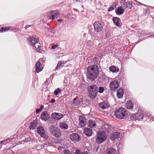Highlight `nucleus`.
<instances>
[{"mask_svg": "<svg viewBox=\"0 0 154 154\" xmlns=\"http://www.w3.org/2000/svg\"><path fill=\"white\" fill-rule=\"evenodd\" d=\"M151 114L150 113L144 112L139 108L136 113L129 114L127 118L126 119L128 121H134L138 120H142L143 119H147L151 118Z\"/></svg>", "mask_w": 154, "mask_h": 154, "instance_id": "1", "label": "nucleus"}, {"mask_svg": "<svg viewBox=\"0 0 154 154\" xmlns=\"http://www.w3.org/2000/svg\"><path fill=\"white\" fill-rule=\"evenodd\" d=\"M87 78L93 82L97 77L100 71L97 64L88 66L87 68Z\"/></svg>", "mask_w": 154, "mask_h": 154, "instance_id": "2", "label": "nucleus"}, {"mask_svg": "<svg viewBox=\"0 0 154 154\" xmlns=\"http://www.w3.org/2000/svg\"><path fill=\"white\" fill-rule=\"evenodd\" d=\"M114 115L118 119H126L129 115L126 109L121 107L115 110Z\"/></svg>", "mask_w": 154, "mask_h": 154, "instance_id": "3", "label": "nucleus"}, {"mask_svg": "<svg viewBox=\"0 0 154 154\" xmlns=\"http://www.w3.org/2000/svg\"><path fill=\"white\" fill-rule=\"evenodd\" d=\"M98 87L95 84L89 85L87 88L88 96L92 99H94L96 97L98 93Z\"/></svg>", "mask_w": 154, "mask_h": 154, "instance_id": "4", "label": "nucleus"}, {"mask_svg": "<svg viewBox=\"0 0 154 154\" xmlns=\"http://www.w3.org/2000/svg\"><path fill=\"white\" fill-rule=\"evenodd\" d=\"M107 135L105 131H102L98 132L96 141L97 143L100 144L104 142L107 139Z\"/></svg>", "mask_w": 154, "mask_h": 154, "instance_id": "5", "label": "nucleus"}, {"mask_svg": "<svg viewBox=\"0 0 154 154\" xmlns=\"http://www.w3.org/2000/svg\"><path fill=\"white\" fill-rule=\"evenodd\" d=\"M49 131L53 136L56 137H59L61 135L60 129L54 125H52L50 126Z\"/></svg>", "mask_w": 154, "mask_h": 154, "instance_id": "6", "label": "nucleus"}, {"mask_svg": "<svg viewBox=\"0 0 154 154\" xmlns=\"http://www.w3.org/2000/svg\"><path fill=\"white\" fill-rule=\"evenodd\" d=\"M37 133L41 137L46 140L48 138L49 136L46 133L45 130L42 126H38L37 128Z\"/></svg>", "mask_w": 154, "mask_h": 154, "instance_id": "7", "label": "nucleus"}, {"mask_svg": "<svg viewBox=\"0 0 154 154\" xmlns=\"http://www.w3.org/2000/svg\"><path fill=\"white\" fill-rule=\"evenodd\" d=\"M119 83L116 79L113 80L111 82L109 87L110 91H115L119 86Z\"/></svg>", "mask_w": 154, "mask_h": 154, "instance_id": "8", "label": "nucleus"}, {"mask_svg": "<svg viewBox=\"0 0 154 154\" xmlns=\"http://www.w3.org/2000/svg\"><path fill=\"white\" fill-rule=\"evenodd\" d=\"M102 74L100 75L97 78L96 81L97 83H103L104 82H107L108 80L109 77L103 73L101 70Z\"/></svg>", "mask_w": 154, "mask_h": 154, "instance_id": "9", "label": "nucleus"}, {"mask_svg": "<svg viewBox=\"0 0 154 154\" xmlns=\"http://www.w3.org/2000/svg\"><path fill=\"white\" fill-rule=\"evenodd\" d=\"M99 21H95L93 24L94 30L97 32H99L102 31L103 29V26L101 23Z\"/></svg>", "mask_w": 154, "mask_h": 154, "instance_id": "10", "label": "nucleus"}, {"mask_svg": "<svg viewBox=\"0 0 154 154\" xmlns=\"http://www.w3.org/2000/svg\"><path fill=\"white\" fill-rule=\"evenodd\" d=\"M60 13L58 10L51 11L48 16L49 19L50 20H53L57 19L59 16Z\"/></svg>", "mask_w": 154, "mask_h": 154, "instance_id": "11", "label": "nucleus"}, {"mask_svg": "<svg viewBox=\"0 0 154 154\" xmlns=\"http://www.w3.org/2000/svg\"><path fill=\"white\" fill-rule=\"evenodd\" d=\"M70 139L74 142L76 143L79 141L81 139L79 134L76 133H72L70 135Z\"/></svg>", "mask_w": 154, "mask_h": 154, "instance_id": "12", "label": "nucleus"}, {"mask_svg": "<svg viewBox=\"0 0 154 154\" xmlns=\"http://www.w3.org/2000/svg\"><path fill=\"white\" fill-rule=\"evenodd\" d=\"M103 128L104 129V131L108 133V134L110 133L112 131V130H113V127L112 126L108 123L105 122L104 125L103 126Z\"/></svg>", "mask_w": 154, "mask_h": 154, "instance_id": "13", "label": "nucleus"}, {"mask_svg": "<svg viewBox=\"0 0 154 154\" xmlns=\"http://www.w3.org/2000/svg\"><path fill=\"white\" fill-rule=\"evenodd\" d=\"M28 42L30 45L33 46L35 45L36 42L38 41V40L35 37L31 36L27 38Z\"/></svg>", "mask_w": 154, "mask_h": 154, "instance_id": "14", "label": "nucleus"}, {"mask_svg": "<svg viewBox=\"0 0 154 154\" xmlns=\"http://www.w3.org/2000/svg\"><path fill=\"white\" fill-rule=\"evenodd\" d=\"M51 116L55 120H59L63 117V115L60 113L54 112L52 114Z\"/></svg>", "mask_w": 154, "mask_h": 154, "instance_id": "15", "label": "nucleus"}, {"mask_svg": "<svg viewBox=\"0 0 154 154\" xmlns=\"http://www.w3.org/2000/svg\"><path fill=\"white\" fill-rule=\"evenodd\" d=\"M50 115L46 111H43L41 115V119L45 121H48L50 118Z\"/></svg>", "mask_w": 154, "mask_h": 154, "instance_id": "16", "label": "nucleus"}, {"mask_svg": "<svg viewBox=\"0 0 154 154\" xmlns=\"http://www.w3.org/2000/svg\"><path fill=\"white\" fill-rule=\"evenodd\" d=\"M79 126L81 127H84L86 123L87 119L82 116H80L79 118Z\"/></svg>", "mask_w": 154, "mask_h": 154, "instance_id": "17", "label": "nucleus"}, {"mask_svg": "<svg viewBox=\"0 0 154 154\" xmlns=\"http://www.w3.org/2000/svg\"><path fill=\"white\" fill-rule=\"evenodd\" d=\"M112 20L116 26L120 27L122 25V23L121 22L120 19L117 17H113Z\"/></svg>", "mask_w": 154, "mask_h": 154, "instance_id": "18", "label": "nucleus"}, {"mask_svg": "<svg viewBox=\"0 0 154 154\" xmlns=\"http://www.w3.org/2000/svg\"><path fill=\"white\" fill-rule=\"evenodd\" d=\"M35 66V71L37 73L42 71L43 68L42 64L39 61H38L36 63Z\"/></svg>", "mask_w": 154, "mask_h": 154, "instance_id": "19", "label": "nucleus"}, {"mask_svg": "<svg viewBox=\"0 0 154 154\" xmlns=\"http://www.w3.org/2000/svg\"><path fill=\"white\" fill-rule=\"evenodd\" d=\"M83 133L86 136L89 137L91 136L93 134L92 130L86 127L84 128Z\"/></svg>", "mask_w": 154, "mask_h": 154, "instance_id": "20", "label": "nucleus"}, {"mask_svg": "<svg viewBox=\"0 0 154 154\" xmlns=\"http://www.w3.org/2000/svg\"><path fill=\"white\" fill-rule=\"evenodd\" d=\"M120 135V133L118 132H116L111 134L110 135L109 137L111 140L114 141L116 139H118Z\"/></svg>", "mask_w": 154, "mask_h": 154, "instance_id": "21", "label": "nucleus"}, {"mask_svg": "<svg viewBox=\"0 0 154 154\" xmlns=\"http://www.w3.org/2000/svg\"><path fill=\"white\" fill-rule=\"evenodd\" d=\"M124 94V90L122 88H120L117 90V96L119 99L123 98Z\"/></svg>", "mask_w": 154, "mask_h": 154, "instance_id": "22", "label": "nucleus"}, {"mask_svg": "<svg viewBox=\"0 0 154 154\" xmlns=\"http://www.w3.org/2000/svg\"><path fill=\"white\" fill-rule=\"evenodd\" d=\"M123 7L122 5L121 6H119L117 9L115 10V12L117 15H122L125 11V9L122 8Z\"/></svg>", "mask_w": 154, "mask_h": 154, "instance_id": "23", "label": "nucleus"}, {"mask_svg": "<svg viewBox=\"0 0 154 154\" xmlns=\"http://www.w3.org/2000/svg\"><path fill=\"white\" fill-rule=\"evenodd\" d=\"M134 103L131 100L127 102L126 104V107L127 109H132L133 108Z\"/></svg>", "mask_w": 154, "mask_h": 154, "instance_id": "24", "label": "nucleus"}, {"mask_svg": "<svg viewBox=\"0 0 154 154\" xmlns=\"http://www.w3.org/2000/svg\"><path fill=\"white\" fill-rule=\"evenodd\" d=\"M116 152V150L113 147H111L107 149L106 154H115Z\"/></svg>", "mask_w": 154, "mask_h": 154, "instance_id": "25", "label": "nucleus"}, {"mask_svg": "<svg viewBox=\"0 0 154 154\" xmlns=\"http://www.w3.org/2000/svg\"><path fill=\"white\" fill-rule=\"evenodd\" d=\"M33 49L35 51L38 52H40V48L41 47V44L40 43L37 42H36L35 45L32 46Z\"/></svg>", "mask_w": 154, "mask_h": 154, "instance_id": "26", "label": "nucleus"}, {"mask_svg": "<svg viewBox=\"0 0 154 154\" xmlns=\"http://www.w3.org/2000/svg\"><path fill=\"white\" fill-rule=\"evenodd\" d=\"M109 69L110 72L113 73H116L118 72L119 69L117 66H112L109 68Z\"/></svg>", "mask_w": 154, "mask_h": 154, "instance_id": "27", "label": "nucleus"}, {"mask_svg": "<svg viewBox=\"0 0 154 154\" xmlns=\"http://www.w3.org/2000/svg\"><path fill=\"white\" fill-rule=\"evenodd\" d=\"M88 126L90 127L91 128H93L96 125V122L94 120H89L88 122Z\"/></svg>", "mask_w": 154, "mask_h": 154, "instance_id": "28", "label": "nucleus"}, {"mask_svg": "<svg viewBox=\"0 0 154 154\" xmlns=\"http://www.w3.org/2000/svg\"><path fill=\"white\" fill-rule=\"evenodd\" d=\"M123 8H125V9L127 8L129 9H131L132 7V5L130 2H125L122 5Z\"/></svg>", "mask_w": 154, "mask_h": 154, "instance_id": "29", "label": "nucleus"}, {"mask_svg": "<svg viewBox=\"0 0 154 154\" xmlns=\"http://www.w3.org/2000/svg\"><path fill=\"white\" fill-rule=\"evenodd\" d=\"M59 127L62 129H67L68 128V125L65 122H61L59 125Z\"/></svg>", "mask_w": 154, "mask_h": 154, "instance_id": "30", "label": "nucleus"}, {"mask_svg": "<svg viewBox=\"0 0 154 154\" xmlns=\"http://www.w3.org/2000/svg\"><path fill=\"white\" fill-rule=\"evenodd\" d=\"M81 101V100L80 99L75 98L73 100L72 104L75 106H78L80 104Z\"/></svg>", "mask_w": 154, "mask_h": 154, "instance_id": "31", "label": "nucleus"}, {"mask_svg": "<svg viewBox=\"0 0 154 154\" xmlns=\"http://www.w3.org/2000/svg\"><path fill=\"white\" fill-rule=\"evenodd\" d=\"M48 143L50 144L54 145L60 143V141L59 140H58L57 139L55 138L53 139V140H51V141L48 142Z\"/></svg>", "mask_w": 154, "mask_h": 154, "instance_id": "32", "label": "nucleus"}, {"mask_svg": "<svg viewBox=\"0 0 154 154\" xmlns=\"http://www.w3.org/2000/svg\"><path fill=\"white\" fill-rule=\"evenodd\" d=\"M36 123L35 122L33 121L31 122L30 124L29 128L30 129L34 130L35 129L36 126Z\"/></svg>", "mask_w": 154, "mask_h": 154, "instance_id": "33", "label": "nucleus"}, {"mask_svg": "<svg viewBox=\"0 0 154 154\" xmlns=\"http://www.w3.org/2000/svg\"><path fill=\"white\" fill-rule=\"evenodd\" d=\"M11 28V26L2 27L0 29V32H2L4 31L8 30Z\"/></svg>", "mask_w": 154, "mask_h": 154, "instance_id": "34", "label": "nucleus"}, {"mask_svg": "<svg viewBox=\"0 0 154 154\" xmlns=\"http://www.w3.org/2000/svg\"><path fill=\"white\" fill-rule=\"evenodd\" d=\"M33 140V138H31L30 136L28 135L25 137V141L28 143L32 142Z\"/></svg>", "mask_w": 154, "mask_h": 154, "instance_id": "35", "label": "nucleus"}, {"mask_svg": "<svg viewBox=\"0 0 154 154\" xmlns=\"http://www.w3.org/2000/svg\"><path fill=\"white\" fill-rule=\"evenodd\" d=\"M13 139V138H9L6 139V140L5 139L3 140H2L1 142H0V144L2 143L3 142H4L6 141V143H8L9 142H10L11 141H12V140Z\"/></svg>", "mask_w": 154, "mask_h": 154, "instance_id": "36", "label": "nucleus"}, {"mask_svg": "<svg viewBox=\"0 0 154 154\" xmlns=\"http://www.w3.org/2000/svg\"><path fill=\"white\" fill-rule=\"evenodd\" d=\"M62 64H64V63H62V61H61L60 62H59L57 63V66L54 69V70L55 71L57 70L61 66H62Z\"/></svg>", "mask_w": 154, "mask_h": 154, "instance_id": "37", "label": "nucleus"}, {"mask_svg": "<svg viewBox=\"0 0 154 154\" xmlns=\"http://www.w3.org/2000/svg\"><path fill=\"white\" fill-rule=\"evenodd\" d=\"M98 89V92L100 94L103 93L104 90V88L103 86L99 87Z\"/></svg>", "mask_w": 154, "mask_h": 154, "instance_id": "38", "label": "nucleus"}, {"mask_svg": "<svg viewBox=\"0 0 154 154\" xmlns=\"http://www.w3.org/2000/svg\"><path fill=\"white\" fill-rule=\"evenodd\" d=\"M99 107L102 109H104L106 108L107 107L105 106V103H100L99 104Z\"/></svg>", "mask_w": 154, "mask_h": 154, "instance_id": "39", "label": "nucleus"}, {"mask_svg": "<svg viewBox=\"0 0 154 154\" xmlns=\"http://www.w3.org/2000/svg\"><path fill=\"white\" fill-rule=\"evenodd\" d=\"M61 91V90L59 88H58L54 90V93L56 95H57Z\"/></svg>", "mask_w": 154, "mask_h": 154, "instance_id": "40", "label": "nucleus"}, {"mask_svg": "<svg viewBox=\"0 0 154 154\" xmlns=\"http://www.w3.org/2000/svg\"><path fill=\"white\" fill-rule=\"evenodd\" d=\"M46 29L51 32L53 34L55 33V30L54 29H51V27H48Z\"/></svg>", "mask_w": 154, "mask_h": 154, "instance_id": "41", "label": "nucleus"}, {"mask_svg": "<svg viewBox=\"0 0 154 154\" xmlns=\"http://www.w3.org/2000/svg\"><path fill=\"white\" fill-rule=\"evenodd\" d=\"M109 34L110 33L108 31L106 32L105 33V35L104 36V37H104V38H109Z\"/></svg>", "mask_w": 154, "mask_h": 154, "instance_id": "42", "label": "nucleus"}, {"mask_svg": "<svg viewBox=\"0 0 154 154\" xmlns=\"http://www.w3.org/2000/svg\"><path fill=\"white\" fill-rule=\"evenodd\" d=\"M63 152L64 154H72V153L71 152L70 150L68 149H65L63 150Z\"/></svg>", "mask_w": 154, "mask_h": 154, "instance_id": "43", "label": "nucleus"}, {"mask_svg": "<svg viewBox=\"0 0 154 154\" xmlns=\"http://www.w3.org/2000/svg\"><path fill=\"white\" fill-rule=\"evenodd\" d=\"M114 9V8L112 6L110 7L108 9V11L109 12L111 11Z\"/></svg>", "mask_w": 154, "mask_h": 154, "instance_id": "44", "label": "nucleus"}, {"mask_svg": "<svg viewBox=\"0 0 154 154\" xmlns=\"http://www.w3.org/2000/svg\"><path fill=\"white\" fill-rule=\"evenodd\" d=\"M58 45H57V44L53 45L51 46V48L52 49H55V48L57 47H58Z\"/></svg>", "mask_w": 154, "mask_h": 154, "instance_id": "45", "label": "nucleus"}, {"mask_svg": "<svg viewBox=\"0 0 154 154\" xmlns=\"http://www.w3.org/2000/svg\"><path fill=\"white\" fill-rule=\"evenodd\" d=\"M97 58L96 57H94V59L93 60V61L94 63L95 64H96L97 63Z\"/></svg>", "mask_w": 154, "mask_h": 154, "instance_id": "46", "label": "nucleus"}, {"mask_svg": "<svg viewBox=\"0 0 154 154\" xmlns=\"http://www.w3.org/2000/svg\"><path fill=\"white\" fill-rule=\"evenodd\" d=\"M12 29V31H13V32H17V28H15V27H12V28H11L10 29Z\"/></svg>", "mask_w": 154, "mask_h": 154, "instance_id": "47", "label": "nucleus"}, {"mask_svg": "<svg viewBox=\"0 0 154 154\" xmlns=\"http://www.w3.org/2000/svg\"><path fill=\"white\" fill-rule=\"evenodd\" d=\"M75 154H81L80 150L78 149H76L75 151Z\"/></svg>", "mask_w": 154, "mask_h": 154, "instance_id": "48", "label": "nucleus"}, {"mask_svg": "<svg viewBox=\"0 0 154 154\" xmlns=\"http://www.w3.org/2000/svg\"><path fill=\"white\" fill-rule=\"evenodd\" d=\"M92 35L95 38H98V35L97 34L94 33Z\"/></svg>", "mask_w": 154, "mask_h": 154, "instance_id": "49", "label": "nucleus"}, {"mask_svg": "<svg viewBox=\"0 0 154 154\" xmlns=\"http://www.w3.org/2000/svg\"><path fill=\"white\" fill-rule=\"evenodd\" d=\"M55 101V100L54 99H53L51 100V101L49 102V103H54Z\"/></svg>", "mask_w": 154, "mask_h": 154, "instance_id": "50", "label": "nucleus"}, {"mask_svg": "<svg viewBox=\"0 0 154 154\" xmlns=\"http://www.w3.org/2000/svg\"><path fill=\"white\" fill-rule=\"evenodd\" d=\"M41 111V110L39 108H38L36 109V113H39Z\"/></svg>", "mask_w": 154, "mask_h": 154, "instance_id": "51", "label": "nucleus"}, {"mask_svg": "<svg viewBox=\"0 0 154 154\" xmlns=\"http://www.w3.org/2000/svg\"><path fill=\"white\" fill-rule=\"evenodd\" d=\"M31 26V25H26V26L24 28L26 29L28 28L29 27Z\"/></svg>", "mask_w": 154, "mask_h": 154, "instance_id": "52", "label": "nucleus"}, {"mask_svg": "<svg viewBox=\"0 0 154 154\" xmlns=\"http://www.w3.org/2000/svg\"><path fill=\"white\" fill-rule=\"evenodd\" d=\"M90 101L89 100L87 99L86 100V104L87 105H89Z\"/></svg>", "mask_w": 154, "mask_h": 154, "instance_id": "53", "label": "nucleus"}, {"mask_svg": "<svg viewBox=\"0 0 154 154\" xmlns=\"http://www.w3.org/2000/svg\"><path fill=\"white\" fill-rule=\"evenodd\" d=\"M44 107V106L43 105H41L40 106L39 109H41V110H42V109Z\"/></svg>", "mask_w": 154, "mask_h": 154, "instance_id": "54", "label": "nucleus"}, {"mask_svg": "<svg viewBox=\"0 0 154 154\" xmlns=\"http://www.w3.org/2000/svg\"><path fill=\"white\" fill-rule=\"evenodd\" d=\"M81 154H89L87 151H84Z\"/></svg>", "mask_w": 154, "mask_h": 154, "instance_id": "55", "label": "nucleus"}, {"mask_svg": "<svg viewBox=\"0 0 154 154\" xmlns=\"http://www.w3.org/2000/svg\"><path fill=\"white\" fill-rule=\"evenodd\" d=\"M146 33H145V32H144V31H143L141 32V34L144 35H146Z\"/></svg>", "mask_w": 154, "mask_h": 154, "instance_id": "56", "label": "nucleus"}, {"mask_svg": "<svg viewBox=\"0 0 154 154\" xmlns=\"http://www.w3.org/2000/svg\"><path fill=\"white\" fill-rule=\"evenodd\" d=\"M63 21L62 19H59L57 20V21L60 23L61 22Z\"/></svg>", "mask_w": 154, "mask_h": 154, "instance_id": "57", "label": "nucleus"}, {"mask_svg": "<svg viewBox=\"0 0 154 154\" xmlns=\"http://www.w3.org/2000/svg\"><path fill=\"white\" fill-rule=\"evenodd\" d=\"M42 60V59L40 58V60L41 61H42V63H45V60Z\"/></svg>", "mask_w": 154, "mask_h": 154, "instance_id": "58", "label": "nucleus"}, {"mask_svg": "<svg viewBox=\"0 0 154 154\" xmlns=\"http://www.w3.org/2000/svg\"><path fill=\"white\" fill-rule=\"evenodd\" d=\"M89 32H90V34H91V35H92V34L93 33H92V32H91V31H90V29H89Z\"/></svg>", "mask_w": 154, "mask_h": 154, "instance_id": "59", "label": "nucleus"}, {"mask_svg": "<svg viewBox=\"0 0 154 154\" xmlns=\"http://www.w3.org/2000/svg\"><path fill=\"white\" fill-rule=\"evenodd\" d=\"M152 36L154 37V35L152 34V35H151L149 37H151Z\"/></svg>", "mask_w": 154, "mask_h": 154, "instance_id": "60", "label": "nucleus"}, {"mask_svg": "<svg viewBox=\"0 0 154 154\" xmlns=\"http://www.w3.org/2000/svg\"><path fill=\"white\" fill-rule=\"evenodd\" d=\"M151 119L152 120V121H154V118H152Z\"/></svg>", "mask_w": 154, "mask_h": 154, "instance_id": "61", "label": "nucleus"}, {"mask_svg": "<svg viewBox=\"0 0 154 154\" xmlns=\"http://www.w3.org/2000/svg\"><path fill=\"white\" fill-rule=\"evenodd\" d=\"M125 0H121V2H125Z\"/></svg>", "mask_w": 154, "mask_h": 154, "instance_id": "62", "label": "nucleus"}, {"mask_svg": "<svg viewBox=\"0 0 154 154\" xmlns=\"http://www.w3.org/2000/svg\"><path fill=\"white\" fill-rule=\"evenodd\" d=\"M50 97V96H49V95H48V97Z\"/></svg>", "mask_w": 154, "mask_h": 154, "instance_id": "63", "label": "nucleus"}, {"mask_svg": "<svg viewBox=\"0 0 154 154\" xmlns=\"http://www.w3.org/2000/svg\"><path fill=\"white\" fill-rule=\"evenodd\" d=\"M80 0H76V1H80Z\"/></svg>", "mask_w": 154, "mask_h": 154, "instance_id": "64", "label": "nucleus"}]
</instances>
